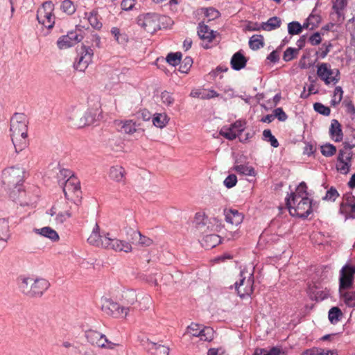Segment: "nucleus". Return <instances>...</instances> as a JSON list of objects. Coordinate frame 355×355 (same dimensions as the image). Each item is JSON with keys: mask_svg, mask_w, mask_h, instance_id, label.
Here are the masks:
<instances>
[{"mask_svg": "<svg viewBox=\"0 0 355 355\" xmlns=\"http://www.w3.org/2000/svg\"><path fill=\"white\" fill-rule=\"evenodd\" d=\"M25 171L20 166H10L2 171L1 182L10 198L21 206L31 203L26 199V192L23 189Z\"/></svg>", "mask_w": 355, "mask_h": 355, "instance_id": "f257e3e1", "label": "nucleus"}, {"mask_svg": "<svg viewBox=\"0 0 355 355\" xmlns=\"http://www.w3.org/2000/svg\"><path fill=\"white\" fill-rule=\"evenodd\" d=\"M28 123L23 113H15L10 119V137L16 152L21 151L27 145Z\"/></svg>", "mask_w": 355, "mask_h": 355, "instance_id": "f03ea898", "label": "nucleus"}, {"mask_svg": "<svg viewBox=\"0 0 355 355\" xmlns=\"http://www.w3.org/2000/svg\"><path fill=\"white\" fill-rule=\"evenodd\" d=\"M109 236V233L102 236L100 234V227L96 223L87 241L92 245L112 249L116 252L123 251L128 253L132 251V246L129 243L117 239H112Z\"/></svg>", "mask_w": 355, "mask_h": 355, "instance_id": "7ed1b4c3", "label": "nucleus"}, {"mask_svg": "<svg viewBox=\"0 0 355 355\" xmlns=\"http://www.w3.org/2000/svg\"><path fill=\"white\" fill-rule=\"evenodd\" d=\"M49 286V282L44 278H20L19 289L22 293L28 297H41Z\"/></svg>", "mask_w": 355, "mask_h": 355, "instance_id": "20e7f679", "label": "nucleus"}, {"mask_svg": "<svg viewBox=\"0 0 355 355\" xmlns=\"http://www.w3.org/2000/svg\"><path fill=\"white\" fill-rule=\"evenodd\" d=\"M286 205L292 216L306 218L313 211L312 200L309 198H301L296 204H293L290 198H286Z\"/></svg>", "mask_w": 355, "mask_h": 355, "instance_id": "39448f33", "label": "nucleus"}, {"mask_svg": "<svg viewBox=\"0 0 355 355\" xmlns=\"http://www.w3.org/2000/svg\"><path fill=\"white\" fill-rule=\"evenodd\" d=\"M195 222L198 231L204 235L217 232L220 224L217 218H208L205 214L200 213L196 214Z\"/></svg>", "mask_w": 355, "mask_h": 355, "instance_id": "423d86ee", "label": "nucleus"}, {"mask_svg": "<svg viewBox=\"0 0 355 355\" xmlns=\"http://www.w3.org/2000/svg\"><path fill=\"white\" fill-rule=\"evenodd\" d=\"M85 337L90 344L100 348L114 349L116 347L121 346L119 343L109 340L105 335L95 330L89 329L87 331Z\"/></svg>", "mask_w": 355, "mask_h": 355, "instance_id": "0eeeda50", "label": "nucleus"}, {"mask_svg": "<svg viewBox=\"0 0 355 355\" xmlns=\"http://www.w3.org/2000/svg\"><path fill=\"white\" fill-rule=\"evenodd\" d=\"M54 4L51 1L43 3L42 6L37 10V19L48 29L53 27L55 24V16L53 14Z\"/></svg>", "mask_w": 355, "mask_h": 355, "instance_id": "6e6552de", "label": "nucleus"}, {"mask_svg": "<svg viewBox=\"0 0 355 355\" xmlns=\"http://www.w3.org/2000/svg\"><path fill=\"white\" fill-rule=\"evenodd\" d=\"M245 275L246 273L244 271H241L239 279L235 282L234 285L237 294L241 298L250 295L253 292V275L249 274L247 279Z\"/></svg>", "mask_w": 355, "mask_h": 355, "instance_id": "1a4fd4ad", "label": "nucleus"}, {"mask_svg": "<svg viewBox=\"0 0 355 355\" xmlns=\"http://www.w3.org/2000/svg\"><path fill=\"white\" fill-rule=\"evenodd\" d=\"M317 74L326 85H336L340 80V71L338 69H331L327 63H322L318 66Z\"/></svg>", "mask_w": 355, "mask_h": 355, "instance_id": "9d476101", "label": "nucleus"}, {"mask_svg": "<svg viewBox=\"0 0 355 355\" xmlns=\"http://www.w3.org/2000/svg\"><path fill=\"white\" fill-rule=\"evenodd\" d=\"M68 118L73 122V125L78 128H83L85 125H89L95 121L96 114L93 113L91 110H88L82 116V112L76 109L69 114Z\"/></svg>", "mask_w": 355, "mask_h": 355, "instance_id": "9b49d317", "label": "nucleus"}, {"mask_svg": "<svg viewBox=\"0 0 355 355\" xmlns=\"http://www.w3.org/2000/svg\"><path fill=\"white\" fill-rule=\"evenodd\" d=\"M355 275V266L346 263L340 270L339 291L352 287Z\"/></svg>", "mask_w": 355, "mask_h": 355, "instance_id": "f8f14e48", "label": "nucleus"}, {"mask_svg": "<svg viewBox=\"0 0 355 355\" xmlns=\"http://www.w3.org/2000/svg\"><path fill=\"white\" fill-rule=\"evenodd\" d=\"M102 311L107 315L119 318L125 317L128 312L130 311V308L121 306L117 302H113L110 299H105L102 304Z\"/></svg>", "mask_w": 355, "mask_h": 355, "instance_id": "ddd939ff", "label": "nucleus"}, {"mask_svg": "<svg viewBox=\"0 0 355 355\" xmlns=\"http://www.w3.org/2000/svg\"><path fill=\"white\" fill-rule=\"evenodd\" d=\"M94 51L89 46H82L80 56L73 63V67L78 71L83 72L92 62Z\"/></svg>", "mask_w": 355, "mask_h": 355, "instance_id": "4468645a", "label": "nucleus"}, {"mask_svg": "<svg viewBox=\"0 0 355 355\" xmlns=\"http://www.w3.org/2000/svg\"><path fill=\"white\" fill-rule=\"evenodd\" d=\"M137 23L150 33H153L159 28L158 15L155 13H148L143 17H139Z\"/></svg>", "mask_w": 355, "mask_h": 355, "instance_id": "2eb2a0df", "label": "nucleus"}, {"mask_svg": "<svg viewBox=\"0 0 355 355\" xmlns=\"http://www.w3.org/2000/svg\"><path fill=\"white\" fill-rule=\"evenodd\" d=\"M60 186L62 187L65 196H67L68 192L76 193L79 191L80 189V182L74 175L68 178L63 184Z\"/></svg>", "mask_w": 355, "mask_h": 355, "instance_id": "dca6fc26", "label": "nucleus"}, {"mask_svg": "<svg viewBox=\"0 0 355 355\" xmlns=\"http://www.w3.org/2000/svg\"><path fill=\"white\" fill-rule=\"evenodd\" d=\"M216 33V32L211 30L204 22L198 24V35L201 40L210 42L215 38Z\"/></svg>", "mask_w": 355, "mask_h": 355, "instance_id": "f3484780", "label": "nucleus"}, {"mask_svg": "<svg viewBox=\"0 0 355 355\" xmlns=\"http://www.w3.org/2000/svg\"><path fill=\"white\" fill-rule=\"evenodd\" d=\"M224 215L225 220L232 225H238L243 221V215L236 209H225Z\"/></svg>", "mask_w": 355, "mask_h": 355, "instance_id": "a211bd4d", "label": "nucleus"}, {"mask_svg": "<svg viewBox=\"0 0 355 355\" xmlns=\"http://www.w3.org/2000/svg\"><path fill=\"white\" fill-rule=\"evenodd\" d=\"M329 135L336 142H339L343 140V134L341 125L338 120H331V126L329 128Z\"/></svg>", "mask_w": 355, "mask_h": 355, "instance_id": "6ab92c4d", "label": "nucleus"}, {"mask_svg": "<svg viewBox=\"0 0 355 355\" xmlns=\"http://www.w3.org/2000/svg\"><path fill=\"white\" fill-rule=\"evenodd\" d=\"M247 62L248 60L243 54L241 51H238L232 57L230 63L233 69L239 71L245 67Z\"/></svg>", "mask_w": 355, "mask_h": 355, "instance_id": "aec40b11", "label": "nucleus"}, {"mask_svg": "<svg viewBox=\"0 0 355 355\" xmlns=\"http://www.w3.org/2000/svg\"><path fill=\"white\" fill-rule=\"evenodd\" d=\"M307 186L304 182L300 183L296 189L295 192H291L289 197L291 200H293V204H296V202L301 198H308Z\"/></svg>", "mask_w": 355, "mask_h": 355, "instance_id": "412c9836", "label": "nucleus"}, {"mask_svg": "<svg viewBox=\"0 0 355 355\" xmlns=\"http://www.w3.org/2000/svg\"><path fill=\"white\" fill-rule=\"evenodd\" d=\"M125 169L121 166H114L110 168L109 172L110 178L117 182L125 183Z\"/></svg>", "mask_w": 355, "mask_h": 355, "instance_id": "4be33fe9", "label": "nucleus"}, {"mask_svg": "<svg viewBox=\"0 0 355 355\" xmlns=\"http://www.w3.org/2000/svg\"><path fill=\"white\" fill-rule=\"evenodd\" d=\"M220 243V238L216 234H207L202 239V245L207 249L213 248Z\"/></svg>", "mask_w": 355, "mask_h": 355, "instance_id": "5701e85b", "label": "nucleus"}, {"mask_svg": "<svg viewBox=\"0 0 355 355\" xmlns=\"http://www.w3.org/2000/svg\"><path fill=\"white\" fill-rule=\"evenodd\" d=\"M147 348L151 355H168L169 348L165 345H158L155 343L149 342Z\"/></svg>", "mask_w": 355, "mask_h": 355, "instance_id": "b1692460", "label": "nucleus"}, {"mask_svg": "<svg viewBox=\"0 0 355 355\" xmlns=\"http://www.w3.org/2000/svg\"><path fill=\"white\" fill-rule=\"evenodd\" d=\"M33 231L36 234H40L51 239L52 241H56L59 240L58 234L55 230H53L50 227H44L40 229H34Z\"/></svg>", "mask_w": 355, "mask_h": 355, "instance_id": "393cba45", "label": "nucleus"}, {"mask_svg": "<svg viewBox=\"0 0 355 355\" xmlns=\"http://www.w3.org/2000/svg\"><path fill=\"white\" fill-rule=\"evenodd\" d=\"M344 153L343 150H339L336 169L343 174H347L349 171L351 163L344 160Z\"/></svg>", "mask_w": 355, "mask_h": 355, "instance_id": "a878e982", "label": "nucleus"}, {"mask_svg": "<svg viewBox=\"0 0 355 355\" xmlns=\"http://www.w3.org/2000/svg\"><path fill=\"white\" fill-rule=\"evenodd\" d=\"M122 298L123 303V306L129 307L130 310L131 305L134 304L137 300L136 291L134 290L125 291L123 293Z\"/></svg>", "mask_w": 355, "mask_h": 355, "instance_id": "bb28decb", "label": "nucleus"}, {"mask_svg": "<svg viewBox=\"0 0 355 355\" xmlns=\"http://www.w3.org/2000/svg\"><path fill=\"white\" fill-rule=\"evenodd\" d=\"M281 25V19L278 17H272L267 21L261 23V28L264 31H270L279 28Z\"/></svg>", "mask_w": 355, "mask_h": 355, "instance_id": "cd10ccee", "label": "nucleus"}, {"mask_svg": "<svg viewBox=\"0 0 355 355\" xmlns=\"http://www.w3.org/2000/svg\"><path fill=\"white\" fill-rule=\"evenodd\" d=\"M340 292V298L349 307H355V291H345L342 290Z\"/></svg>", "mask_w": 355, "mask_h": 355, "instance_id": "c85d7f7f", "label": "nucleus"}, {"mask_svg": "<svg viewBox=\"0 0 355 355\" xmlns=\"http://www.w3.org/2000/svg\"><path fill=\"white\" fill-rule=\"evenodd\" d=\"M355 204V197L352 193H347L343 195L340 204L339 212H346V207Z\"/></svg>", "mask_w": 355, "mask_h": 355, "instance_id": "c756f323", "label": "nucleus"}, {"mask_svg": "<svg viewBox=\"0 0 355 355\" xmlns=\"http://www.w3.org/2000/svg\"><path fill=\"white\" fill-rule=\"evenodd\" d=\"M119 125H120L121 131L126 134L131 135L137 131L136 123L132 120L120 121Z\"/></svg>", "mask_w": 355, "mask_h": 355, "instance_id": "7c9ffc66", "label": "nucleus"}, {"mask_svg": "<svg viewBox=\"0 0 355 355\" xmlns=\"http://www.w3.org/2000/svg\"><path fill=\"white\" fill-rule=\"evenodd\" d=\"M250 48L257 51L264 46L263 37L261 35H254L249 40Z\"/></svg>", "mask_w": 355, "mask_h": 355, "instance_id": "2f4dec72", "label": "nucleus"}, {"mask_svg": "<svg viewBox=\"0 0 355 355\" xmlns=\"http://www.w3.org/2000/svg\"><path fill=\"white\" fill-rule=\"evenodd\" d=\"M234 170L241 175L255 176V171L254 168L248 165L237 164L234 166Z\"/></svg>", "mask_w": 355, "mask_h": 355, "instance_id": "473e14b6", "label": "nucleus"}, {"mask_svg": "<svg viewBox=\"0 0 355 355\" xmlns=\"http://www.w3.org/2000/svg\"><path fill=\"white\" fill-rule=\"evenodd\" d=\"M328 317L331 323L335 324L341 320L343 313L338 307L334 306L329 311Z\"/></svg>", "mask_w": 355, "mask_h": 355, "instance_id": "72a5a7b5", "label": "nucleus"}, {"mask_svg": "<svg viewBox=\"0 0 355 355\" xmlns=\"http://www.w3.org/2000/svg\"><path fill=\"white\" fill-rule=\"evenodd\" d=\"M168 122V116L164 114L157 113L153 118V123L155 126L163 128Z\"/></svg>", "mask_w": 355, "mask_h": 355, "instance_id": "f704fd0d", "label": "nucleus"}, {"mask_svg": "<svg viewBox=\"0 0 355 355\" xmlns=\"http://www.w3.org/2000/svg\"><path fill=\"white\" fill-rule=\"evenodd\" d=\"M9 237L8 221L6 218H0V240L6 241Z\"/></svg>", "mask_w": 355, "mask_h": 355, "instance_id": "c9c22d12", "label": "nucleus"}, {"mask_svg": "<svg viewBox=\"0 0 355 355\" xmlns=\"http://www.w3.org/2000/svg\"><path fill=\"white\" fill-rule=\"evenodd\" d=\"M281 350L277 347H273L270 350L262 348H257L253 355H280Z\"/></svg>", "mask_w": 355, "mask_h": 355, "instance_id": "e433bc0d", "label": "nucleus"}, {"mask_svg": "<svg viewBox=\"0 0 355 355\" xmlns=\"http://www.w3.org/2000/svg\"><path fill=\"white\" fill-rule=\"evenodd\" d=\"M302 29L303 26L298 21H293L288 24V32L291 35L300 34Z\"/></svg>", "mask_w": 355, "mask_h": 355, "instance_id": "4c0bfd02", "label": "nucleus"}, {"mask_svg": "<svg viewBox=\"0 0 355 355\" xmlns=\"http://www.w3.org/2000/svg\"><path fill=\"white\" fill-rule=\"evenodd\" d=\"M88 21L90 25L96 29H100L102 27V23L98 20V13L96 10H92L89 13Z\"/></svg>", "mask_w": 355, "mask_h": 355, "instance_id": "58836bf2", "label": "nucleus"}, {"mask_svg": "<svg viewBox=\"0 0 355 355\" xmlns=\"http://www.w3.org/2000/svg\"><path fill=\"white\" fill-rule=\"evenodd\" d=\"M57 44L60 49H67L73 46V41L68 35L60 37L57 42Z\"/></svg>", "mask_w": 355, "mask_h": 355, "instance_id": "ea45409f", "label": "nucleus"}, {"mask_svg": "<svg viewBox=\"0 0 355 355\" xmlns=\"http://www.w3.org/2000/svg\"><path fill=\"white\" fill-rule=\"evenodd\" d=\"M182 53L180 52L170 53L166 56V62L172 66H176L180 63Z\"/></svg>", "mask_w": 355, "mask_h": 355, "instance_id": "a19ab883", "label": "nucleus"}, {"mask_svg": "<svg viewBox=\"0 0 355 355\" xmlns=\"http://www.w3.org/2000/svg\"><path fill=\"white\" fill-rule=\"evenodd\" d=\"M220 135L230 141L235 139L238 136L235 130H234L230 126L229 128H222L220 130Z\"/></svg>", "mask_w": 355, "mask_h": 355, "instance_id": "79ce46f5", "label": "nucleus"}, {"mask_svg": "<svg viewBox=\"0 0 355 355\" xmlns=\"http://www.w3.org/2000/svg\"><path fill=\"white\" fill-rule=\"evenodd\" d=\"M214 330L211 327H205L202 328L200 339L205 341H211L214 338Z\"/></svg>", "mask_w": 355, "mask_h": 355, "instance_id": "37998d69", "label": "nucleus"}, {"mask_svg": "<svg viewBox=\"0 0 355 355\" xmlns=\"http://www.w3.org/2000/svg\"><path fill=\"white\" fill-rule=\"evenodd\" d=\"M73 176L72 172L70 170L62 168L60 170L58 173V180L60 185H62L63 183L68 179Z\"/></svg>", "mask_w": 355, "mask_h": 355, "instance_id": "c03bdc74", "label": "nucleus"}, {"mask_svg": "<svg viewBox=\"0 0 355 355\" xmlns=\"http://www.w3.org/2000/svg\"><path fill=\"white\" fill-rule=\"evenodd\" d=\"M343 91L341 87H336L334 92L333 98L331 101V105L336 106L339 104L343 98Z\"/></svg>", "mask_w": 355, "mask_h": 355, "instance_id": "a18cd8bd", "label": "nucleus"}, {"mask_svg": "<svg viewBox=\"0 0 355 355\" xmlns=\"http://www.w3.org/2000/svg\"><path fill=\"white\" fill-rule=\"evenodd\" d=\"M336 152L335 146L331 144H326L321 146V153L325 157H331Z\"/></svg>", "mask_w": 355, "mask_h": 355, "instance_id": "49530a36", "label": "nucleus"}, {"mask_svg": "<svg viewBox=\"0 0 355 355\" xmlns=\"http://www.w3.org/2000/svg\"><path fill=\"white\" fill-rule=\"evenodd\" d=\"M61 10L68 15H72L76 11L75 6L71 0H64L61 5Z\"/></svg>", "mask_w": 355, "mask_h": 355, "instance_id": "de8ad7c7", "label": "nucleus"}, {"mask_svg": "<svg viewBox=\"0 0 355 355\" xmlns=\"http://www.w3.org/2000/svg\"><path fill=\"white\" fill-rule=\"evenodd\" d=\"M133 238L139 237L138 243L143 246H150L153 243L152 239L141 235L139 232H133Z\"/></svg>", "mask_w": 355, "mask_h": 355, "instance_id": "09e8293b", "label": "nucleus"}, {"mask_svg": "<svg viewBox=\"0 0 355 355\" xmlns=\"http://www.w3.org/2000/svg\"><path fill=\"white\" fill-rule=\"evenodd\" d=\"M263 136L266 140L270 143V145L272 147L277 148L279 146L277 139L272 135V132L269 129L263 130Z\"/></svg>", "mask_w": 355, "mask_h": 355, "instance_id": "8fccbe9b", "label": "nucleus"}, {"mask_svg": "<svg viewBox=\"0 0 355 355\" xmlns=\"http://www.w3.org/2000/svg\"><path fill=\"white\" fill-rule=\"evenodd\" d=\"M297 53H298V49L292 48V47H288L284 52L283 60L286 62L291 61L296 57Z\"/></svg>", "mask_w": 355, "mask_h": 355, "instance_id": "3c124183", "label": "nucleus"}, {"mask_svg": "<svg viewBox=\"0 0 355 355\" xmlns=\"http://www.w3.org/2000/svg\"><path fill=\"white\" fill-rule=\"evenodd\" d=\"M313 108L315 112L324 116H329L331 112L330 108L324 105L321 103H315L313 105Z\"/></svg>", "mask_w": 355, "mask_h": 355, "instance_id": "603ef678", "label": "nucleus"}, {"mask_svg": "<svg viewBox=\"0 0 355 355\" xmlns=\"http://www.w3.org/2000/svg\"><path fill=\"white\" fill-rule=\"evenodd\" d=\"M339 196V193L336 188L331 187L327 191L325 196L322 198L324 200H330L334 202Z\"/></svg>", "mask_w": 355, "mask_h": 355, "instance_id": "864d4df0", "label": "nucleus"}, {"mask_svg": "<svg viewBox=\"0 0 355 355\" xmlns=\"http://www.w3.org/2000/svg\"><path fill=\"white\" fill-rule=\"evenodd\" d=\"M180 64L179 71L182 73H187L192 66L193 59L191 57H186Z\"/></svg>", "mask_w": 355, "mask_h": 355, "instance_id": "5fc2aeb1", "label": "nucleus"}, {"mask_svg": "<svg viewBox=\"0 0 355 355\" xmlns=\"http://www.w3.org/2000/svg\"><path fill=\"white\" fill-rule=\"evenodd\" d=\"M202 327L198 324L192 323L187 327V333L191 334L192 336L200 337Z\"/></svg>", "mask_w": 355, "mask_h": 355, "instance_id": "6e6d98bb", "label": "nucleus"}, {"mask_svg": "<svg viewBox=\"0 0 355 355\" xmlns=\"http://www.w3.org/2000/svg\"><path fill=\"white\" fill-rule=\"evenodd\" d=\"M347 4V0H336L334 5L333 8L335 10L338 17H340L342 13L341 11L346 7Z\"/></svg>", "mask_w": 355, "mask_h": 355, "instance_id": "4d7b16f0", "label": "nucleus"}, {"mask_svg": "<svg viewBox=\"0 0 355 355\" xmlns=\"http://www.w3.org/2000/svg\"><path fill=\"white\" fill-rule=\"evenodd\" d=\"M205 15L208 19V21L214 20L220 17V12L214 8H206Z\"/></svg>", "mask_w": 355, "mask_h": 355, "instance_id": "13d9d810", "label": "nucleus"}, {"mask_svg": "<svg viewBox=\"0 0 355 355\" xmlns=\"http://www.w3.org/2000/svg\"><path fill=\"white\" fill-rule=\"evenodd\" d=\"M331 48L332 44L331 43H329L328 44H323L319 51L316 52V54L318 55L320 58H324L329 53Z\"/></svg>", "mask_w": 355, "mask_h": 355, "instance_id": "bf43d9fd", "label": "nucleus"}, {"mask_svg": "<svg viewBox=\"0 0 355 355\" xmlns=\"http://www.w3.org/2000/svg\"><path fill=\"white\" fill-rule=\"evenodd\" d=\"M161 99L162 103L167 106H171L174 103V98L173 97L172 94L166 91L162 92Z\"/></svg>", "mask_w": 355, "mask_h": 355, "instance_id": "052dcab7", "label": "nucleus"}, {"mask_svg": "<svg viewBox=\"0 0 355 355\" xmlns=\"http://www.w3.org/2000/svg\"><path fill=\"white\" fill-rule=\"evenodd\" d=\"M351 137V139L347 138L343 143V146L346 150H352L355 147V130L352 131Z\"/></svg>", "mask_w": 355, "mask_h": 355, "instance_id": "680f3d73", "label": "nucleus"}, {"mask_svg": "<svg viewBox=\"0 0 355 355\" xmlns=\"http://www.w3.org/2000/svg\"><path fill=\"white\" fill-rule=\"evenodd\" d=\"M237 182V178L234 174L229 175L224 180V185L230 189L236 185Z\"/></svg>", "mask_w": 355, "mask_h": 355, "instance_id": "e2e57ef3", "label": "nucleus"}, {"mask_svg": "<svg viewBox=\"0 0 355 355\" xmlns=\"http://www.w3.org/2000/svg\"><path fill=\"white\" fill-rule=\"evenodd\" d=\"M71 216V214L69 211L60 212L56 215L55 220L56 223L62 224Z\"/></svg>", "mask_w": 355, "mask_h": 355, "instance_id": "0e129e2a", "label": "nucleus"}, {"mask_svg": "<svg viewBox=\"0 0 355 355\" xmlns=\"http://www.w3.org/2000/svg\"><path fill=\"white\" fill-rule=\"evenodd\" d=\"M345 216V219H355V203L346 207V212H339Z\"/></svg>", "mask_w": 355, "mask_h": 355, "instance_id": "69168bd1", "label": "nucleus"}, {"mask_svg": "<svg viewBox=\"0 0 355 355\" xmlns=\"http://www.w3.org/2000/svg\"><path fill=\"white\" fill-rule=\"evenodd\" d=\"M273 116H275V118H277L280 121H285L288 118L286 114L282 107L276 108L273 111Z\"/></svg>", "mask_w": 355, "mask_h": 355, "instance_id": "338daca9", "label": "nucleus"}, {"mask_svg": "<svg viewBox=\"0 0 355 355\" xmlns=\"http://www.w3.org/2000/svg\"><path fill=\"white\" fill-rule=\"evenodd\" d=\"M230 127L235 130L236 133H241L245 129V123L242 121H236L232 123Z\"/></svg>", "mask_w": 355, "mask_h": 355, "instance_id": "774afa93", "label": "nucleus"}]
</instances>
